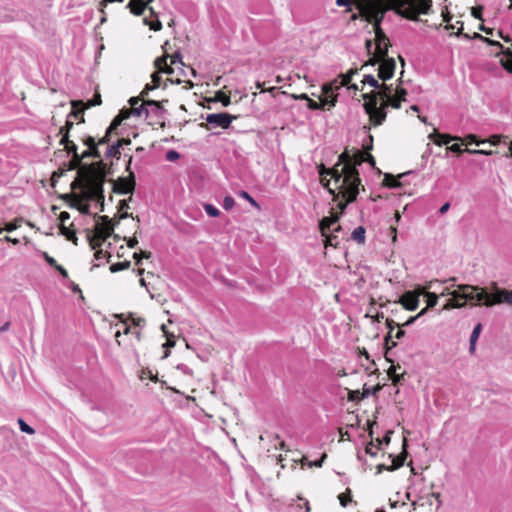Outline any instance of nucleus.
<instances>
[{"label":"nucleus","instance_id":"nucleus-1","mask_svg":"<svg viewBox=\"0 0 512 512\" xmlns=\"http://www.w3.org/2000/svg\"><path fill=\"white\" fill-rule=\"evenodd\" d=\"M357 13L350 17L351 21L362 19L372 25L382 22L389 10L409 20H418L420 14H428L432 0H352Z\"/></svg>","mask_w":512,"mask_h":512},{"label":"nucleus","instance_id":"nucleus-2","mask_svg":"<svg viewBox=\"0 0 512 512\" xmlns=\"http://www.w3.org/2000/svg\"><path fill=\"white\" fill-rule=\"evenodd\" d=\"M107 164L103 161H96L82 168L71 184L72 190L79 188L81 194H72V207H76L81 213L89 214V204L86 201H95L100 204L101 211L104 210V183L107 177Z\"/></svg>","mask_w":512,"mask_h":512},{"label":"nucleus","instance_id":"nucleus-3","mask_svg":"<svg viewBox=\"0 0 512 512\" xmlns=\"http://www.w3.org/2000/svg\"><path fill=\"white\" fill-rule=\"evenodd\" d=\"M491 292L485 288L471 285H460L451 293V298L444 306L448 308H460L469 303L472 306L484 305L491 307L497 304L507 303L512 305V290L501 289L496 283L491 285Z\"/></svg>","mask_w":512,"mask_h":512},{"label":"nucleus","instance_id":"nucleus-4","mask_svg":"<svg viewBox=\"0 0 512 512\" xmlns=\"http://www.w3.org/2000/svg\"><path fill=\"white\" fill-rule=\"evenodd\" d=\"M365 153L357 151L355 154L350 155L349 151L345 149L338 157L337 163L332 168H326L324 164L318 166L321 183L323 186H328L330 183L326 179L330 176L334 183H341V185H354L359 187L361 180L357 166L365 162Z\"/></svg>","mask_w":512,"mask_h":512},{"label":"nucleus","instance_id":"nucleus-5","mask_svg":"<svg viewBox=\"0 0 512 512\" xmlns=\"http://www.w3.org/2000/svg\"><path fill=\"white\" fill-rule=\"evenodd\" d=\"M96 223L93 229L86 230V238L92 250H95L94 258L96 260L105 259L106 262L110 261L111 254L108 250L101 249L103 243L112 236L114 232L115 223L113 219L108 216H95Z\"/></svg>","mask_w":512,"mask_h":512},{"label":"nucleus","instance_id":"nucleus-6","mask_svg":"<svg viewBox=\"0 0 512 512\" xmlns=\"http://www.w3.org/2000/svg\"><path fill=\"white\" fill-rule=\"evenodd\" d=\"M377 89L378 91L373 90L362 95L363 99L365 100L363 107L365 112L369 115L371 124L374 126L381 125L386 119L387 113L383 112V108H378L377 104L378 98L383 101L387 97L391 96V85L382 83Z\"/></svg>","mask_w":512,"mask_h":512},{"label":"nucleus","instance_id":"nucleus-7","mask_svg":"<svg viewBox=\"0 0 512 512\" xmlns=\"http://www.w3.org/2000/svg\"><path fill=\"white\" fill-rule=\"evenodd\" d=\"M457 24H459L460 27L458 28V31L455 33V35L456 36L463 35L465 38L471 39V37L468 34L463 33L464 23L462 21H457ZM497 33H498V36L501 37L505 42H511V45L508 47H504L500 42L491 40L487 37L482 36L479 33H474L472 38L480 39V40L488 43L489 45L495 47L496 51L494 52V55L495 56L502 55V57L500 58V64L506 71H508L509 73H512V41L508 36H503L501 31H498Z\"/></svg>","mask_w":512,"mask_h":512},{"label":"nucleus","instance_id":"nucleus-8","mask_svg":"<svg viewBox=\"0 0 512 512\" xmlns=\"http://www.w3.org/2000/svg\"><path fill=\"white\" fill-rule=\"evenodd\" d=\"M122 321L123 330H118L115 333V339L119 346H123L125 349H129L133 352H137L138 344L142 341L141 328L132 327L129 325V318L123 319L122 315L119 316Z\"/></svg>","mask_w":512,"mask_h":512},{"label":"nucleus","instance_id":"nucleus-9","mask_svg":"<svg viewBox=\"0 0 512 512\" xmlns=\"http://www.w3.org/2000/svg\"><path fill=\"white\" fill-rule=\"evenodd\" d=\"M335 188H330L329 185L325 186L329 193L333 195V200L337 201L340 197L341 200L337 203V208L339 209V216L344 212L347 205L356 200L357 195L359 193V187L354 185H341V183H334Z\"/></svg>","mask_w":512,"mask_h":512},{"label":"nucleus","instance_id":"nucleus-10","mask_svg":"<svg viewBox=\"0 0 512 512\" xmlns=\"http://www.w3.org/2000/svg\"><path fill=\"white\" fill-rule=\"evenodd\" d=\"M339 222V215L333 209L330 211V215L323 217L319 222V230L321 236L324 238V247L338 248L340 245V239L336 234L332 233V226Z\"/></svg>","mask_w":512,"mask_h":512},{"label":"nucleus","instance_id":"nucleus-11","mask_svg":"<svg viewBox=\"0 0 512 512\" xmlns=\"http://www.w3.org/2000/svg\"><path fill=\"white\" fill-rule=\"evenodd\" d=\"M153 1L148 0H130L127 8L130 12L135 16H140L144 13L146 9L149 10L150 15L155 17V20L151 21L149 18H144L143 22L145 25L149 26V28L153 31H160L162 29V23L158 19L157 13L154 11L153 7H149V4Z\"/></svg>","mask_w":512,"mask_h":512},{"label":"nucleus","instance_id":"nucleus-12","mask_svg":"<svg viewBox=\"0 0 512 512\" xmlns=\"http://www.w3.org/2000/svg\"><path fill=\"white\" fill-rule=\"evenodd\" d=\"M381 23H374L373 29L375 32V43H376V50L372 57L369 58V60L363 65H372L374 66L377 64L381 58H384L388 56V48L390 46V40L384 33V31L381 28Z\"/></svg>","mask_w":512,"mask_h":512},{"label":"nucleus","instance_id":"nucleus-13","mask_svg":"<svg viewBox=\"0 0 512 512\" xmlns=\"http://www.w3.org/2000/svg\"><path fill=\"white\" fill-rule=\"evenodd\" d=\"M71 124H68L66 127H60L58 130V136H61L59 144L64 147V150L68 154H72V160L75 161L80 167H82V161L86 159V157H82V153H78V147L76 143L70 139L71 137Z\"/></svg>","mask_w":512,"mask_h":512},{"label":"nucleus","instance_id":"nucleus-14","mask_svg":"<svg viewBox=\"0 0 512 512\" xmlns=\"http://www.w3.org/2000/svg\"><path fill=\"white\" fill-rule=\"evenodd\" d=\"M132 156L129 157L126 165V171L129 173L127 177H119L113 181L112 190L117 194H128L133 193L136 186L135 175L131 171Z\"/></svg>","mask_w":512,"mask_h":512},{"label":"nucleus","instance_id":"nucleus-15","mask_svg":"<svg viewBox=\"0 0 512 512\" xmlns=\"http://www.w3.org/2000/svg\"><path fill=\"white\" fill-rule=\"evenodd\" d=\"M70 104L72 106V110L67 115L65 124L62 127H66L68 124H71L70 126L72 131L75 124L80 125L85 123V110L88 108L82 100H71Z\"/></svg>","mask_w":512,"mask_h":512},{"label":"nucleus","instance_id":"nucleus-16","mask_svg":"<svg viewBox=\"0 0 512 512\" xmlns=\"http://www.w3.org/2000/svg\"><path fill=\"white\" fill-rule=\"evenodd\" d=\"M425 313H426V309H422L417 315L409 317V319L407 321H405L404 323H401L400 321H395L394 319L387 318L385 323H386V326L389 331L384 338L386 349L388 350L390 348L397 346V343L395 341L391 340L393 337L392 333L395 328L408 326V325L412 324L416 319H418L419 317L424 315Z\"/></svg>","mask_w":512,"mask_h":512},{"label":"nucleus","instance_id":"nucleus-17","mask_svg":"<svg viewBox=\"0 0 512 512\" xmlns=\"http://www.w3.org/2000/svg\"><path fill=\"white\" fill-rule=\"evenodd\" d=\"M408 456L406 449L401 450L399 454H389L387 460L384 463L377 464V473H381L384 469L393 471L403 466Z\"/></svg>","mask_w":512,"mask_h":512},{"label":"nucleus","instance_id":"nucleus-18","mask_svg":"<svg viewBox=\"0 0 512 512\" xmlns=\"http://www.w3.org/2000/svg\"><path fill=\"white\" fill-rule=\"evenodd\" d=\"M70 219V214L66 211H63L59 214V233L68 241H71L74 245H78V238L76 236V230L74 229V224L71 223L68 227L65 225L66 221Z\"/></svg>","mask_w":512,"mask_h":512},{"label":"nucleus","instance_id":"nucleus-19","mask_svg":"<svg viewBox=\"0 0 512 512\" xmlns=\"http://www.w3.org/2000/svg\"><path fill=\"white\" fill-rule=\"evenodd\" d=\"M378 68V77L382 81H387L391 79L394 75L396 63L393 58H389L388 56L381 58Z\"/></svg>","mask_w":512,"mask_h":512},{"label":"nucleus","instance_id":"nucleus-20","mask_svg":"<svg viewBox=\"0 0 512 512\" xmlns=\"http://www.w3.org/2000/svg\"><path fill=\"white\" fill-rule=\"evenodd\" d=\"M80 140L84 145L87 146V149L82 152V157L86 158H96L101 160V154L98 149V143L96 142V139L93 136L90 135H83L80 137Z\"/></svg>","mask_w":512,"mask_h":512},{"label":"nucleus","instance_id":"nucleus-21","mask_svg":"<svg viewBox=\"0 0 512 512\" xmlns=\"http://www.w3.org/2000/svg\"><path fill=\"white\" fill-rule=\"evenodd\" d=\"M234 119H236V117L228 113H213L207 115L206 122L210 125L227 129Z\"/></svg>","mask_w":512,"mask_h":512},{"label":"nucleus","instance_id":"nucleus-22","mask_svg":"<svg viewBox=\"0 0 512 512\" xmlns=\"http://www.w3.org/2000/svg\"><path fill=\"white\" fill-rule=\"evenodd\" d=\"M394 304H401L403 309L414 311L418 308L419 300L416 298L414 292L406 291L404 292L398 301H395Z\"/></svg>","mask_w":512,"mask_h":512},{"label":"nucleus","instance_id":"nucleus-23","mask_svg":"<svg viewBox=\"0 0 512 512\" xmlns=\"http://www.w3.org/2000/svg\"><path fill=\"white\" fill-rule=\"evenodd\" d=\"M334 84H325L323 86L324 96L320 97L319 105H321L320 109H325L327 106L333 107L336 104L337 96L333 95Z\"/></svg>","mask_w":512,"mask_h":512},{"label":"nucleus","instance_id":"nucleus-24","mask_svg":"<svg viewBox=\"0 0 512 512\" xmlns=\"http://www.w3.org/2000/svg\"><path fill=\"white\" fill-rule=\"evenodd\" d=\"M130 143L131 140L129 138L118 139L114 144L107 148L106 157L119 159L121 156L120 148L124 145H129Z\"/></svg>","mask_w":512,"mask_h":512},{"label":"nucleus","instance_id":"nucleus-25","mask_svg":"<svg viewBox=\"0 0 512 512\" xmlns=\"http://www.w3.org/2000/svg\"><path fill=\"white\" fill-rule=\"evenodd\" d=\"M129 104L131 106L130 110L133 112V114L137 115V116H142L143 114H145V116L147 117L148 116V109L145 108V105H144V96L141 98L140 97H132L130 100H129Z\"/></svg>","mask_w":512,"mask_h":512},{"label":"nucleus","instance_id":"nucleus-26","mask_svg":"<svg viewBox=\"0 0 512 512\" xmlns=\"http://www.w3.org/2000/svg\"><path fill=\"white\" fill-rule=\"evenodd\" d=\"M132 200V197L130 196L128 200L126 199H123V200H120L119 201V204H118V216H117V221L114 222L115 225L117 223H119L120 220L122 219H125V218H128V217H131L133 220H136L137 223H140V218L139 216H133L132 213H128L127 211H125V209H128L129 208V204H128V201H131Z\"/></svg>","mask_w":512,"mask_h":512},{"label":"nucleus","instance_id":"nucleus-27","mask_svg":"<svg viewBox=\"0 0 512 512\" xmlns=\"http://www.w3.org/2000/svg\"><path fill=\"white\" fill-rule=\"evenodd\" d=\"M385 359L388 362L392 363V365L389 367V369L387 371V374H388L389 378L392 380L393 385L397 386L401 382V380L404 378L405 372L398 374L397 370L401 369V366L399 364L395 365L393 363V361L387 357V355L385 356Z\"/></svg>","mask_w":512,"mask_h":512},{"label":"nucleus","instance_id":"nucleus-28","mask_svg":"<svg viewBox=\"0 0 512 512\" xmlns=\"http://www.w3.org/2000/svg\"><path fill=\"white\" fill-rule=\"evenodd\" d=\"M168 54H164L161 57H158L154 61V66L158 70V72L165 73V74H172L174 69L171 63H167Z\"/></svg>","mask_w":512,"mask_h":512},{"label":"nucleus","instance_id":"nucleus-29","mask_svg":"<svg viewBox=\"0 0 512 512\" xmlns=\"http://www.w3.org/2000/svg\"><path fill=\"white\" fill-rule=\"evenodd\" d=\"M429 138L433 140V142L438 145H446L450 143L451 141H458L461 140L459 137L451 136L449 134H443L435 131L433 134H430Z\"/></svg>","mask_w":512,"mask_h":512},{"label":"nucleus","instance_id":"nucleus-30","mask_svg":"<svg viewBox=\"0 0 512 512\" xmlns=\"http://www.w3.org/2000/svg\"><path fill=\"white\" fill-rule=\"evenodd\" d=\"M405 174H399L398 176H394L390 173H386L383 179V185L388 188H398L401 186L399 179L403 177Z\"/></svg>","mask_w":512,"mask_h":512},{"label":"nucleus","instance_id":"nucleus-31","mask_svg":"<svg viewBox=\"0 0 512 512\" xmlns=\"http://www.w3.org/2000/svg\"><path fill=\"white\" fill-rule=\"evenodd\" d=\"M402 101L397 98L395 95H391L382 101L381 105L378 108H383V112H386L387 107H392L394 109L401 108Z\"/></svg>","mask_w":512,"mask_h":512},{"label":"nucleus","instance_id":"nucleus-32","mask_svg":"<svg viewBox=\"0 0 512 512\" xmlns=\"http://www.w3.org/2000/svg\"><path fill=\"white\" fill-rule=\"evenodd\" d=\"M159 73L160 72H158V70H157L155 73H153L151 75V78H152L151 83L146 84V86H145L144 90L141 92L140 96L143 97V96L147 95V92L149 90H154V89L160 87L161 77H160Z\"/></svg>","mask_w":512,"mask_h":512},{"label":"nucleus","instance_id":"nucleus-33","mask_svg":"<svg viewBox=\"0 0 512 512\" xmlns=\"http://www.w3.org/2000/svg\"><path fill=\"white\" fill-rule=\"evenodd\" d=\"M326 458V454L323 453L320 458L315 460H310L308 456L303 455L301 458L302 465H307L309 467H321L324 459Z\"/></svg>","mask_w":512,"mask_h":512},{"label":"nucleus","instance_id":"nucleus-34","mask_svg":"<svg viewBox=\"0 0 512 512\" xmlns=\"http://www.w3.org/2000/svg\"><path fill=\"white\" fill-rule=\"evenodd\" d=\"M365 233H366L365 228L363 226H359L353 230L351 237L358 244H364L365 243Z\"/></svg>","mask_w":512,"mask_h":512},{"label":"nucleus","instance_id":"nucleus-35","mask_svg":"<svg viewBox=\"0 0 512 512\" xmlns=\"http://www.w3.org/2000/svg\"><path fill=\"white\" fill-rule=\"evenodd\" d=\"M357 72H358V70L355 68V69H350L346 74L340 75V78H341L340 84L336 85L334 87V89H338L340 87L347 86L350 83L353 75H355Z\"/></svg>","mask_w":512,"mask_h":512},{"label":"nucleus","instance_id":"nucleus-36","mask_svg":"<svg viewBox=\"0 0 512 512\" xmlns=\"http://www.w3.org/2000/svg\"><path fill=\"white\" fill-rule=\"evenodd\" d=\"M481 329H482V325L477 324L472 331V334L470 337V351L471 352H473L475 350L476 341L480 335Z\"/></svg>","mask_w":512,"mask_h":512},{"label":"nucleus","instance_id":"nucleus-37","mask_svg":"<svg viewBox=\"0 0 512 512\" xmlns=\"http://www.w3.org/2000/svg\"><path fill=\"white\" fill-rule=\"evenodd\" d=\"M402 75H403V71L401 72V77L398 79V85L396 87L395 96L397 98H399L402 102H405L406 96H407V90L404 89L403 87H401V84L403 82Z\"/></svg>","mask_w":512,"mask_h":512},{"label":"nucleus","instance_id":"nucleus-38","mask_svg":"<svg viewBox=\"0 0 512 512\" xmlns=\"http://www.w3.org/2000/svg\"><path fill=\"white\" fill-rule=\"evenodd\" d=\"M23 222H24V219L22 217H17L13 221L6 223L4 226V229L7 232H12V231L18 229L22 225Z\"/></svg>","mask_w":512,"mask_h":512},{"label":"nucleus","instance_id":"nucleus-39","mask_svg":"<svg viewBox=\"0 0 512 512\" xmlns=\"http://www.w3.org/2000/svg\"><path fill=\"white\" fill-rule=\"evenodd\" d=\"M130 266H131V262L128 260H125L123 262H118V263L112 264L109 269L112 273H116V272H119L122 270L129 269Z\"/></svg>","mask_w":512,"mask_h":512},{"label":"nucleus","instance_id":"nucleus-40","mask_svg":"<svg viewBox=\"0 0 512 512\" xmlns=\"http://www.w3.org/2000/svg\"><path fill=\"white\" fill-rule=\"evenodd\" d=\"M215 100L221 102L223 104V106H229L231 103L230 95H228L222 91L216 92Z\"/></svg>","mask_w":512,"mask_h":512},{"label":"nucleus","instance_id":"nucleus-41","mask_svg":"<svg viewBox=\"0 0 512 512\" xmlns=\"http://www.w3.org/2000/svg\"><path fill=\"white\" fill-rule=\"evenodd\" d=\"M152 256V253L150 251H143L135 252L133 254V258L135 260L136 265H139L142 259H150Z\"/></svg>","mask_w":512,"mask_h":512},{"label":"nucleus","instance_id":"nucleus-42","mask_svg":"<svg viewBox=\"0 0 512 512\" xmlns=\"http://www.w3.org/2000/svg\"><path fill=\"white\" fill-rule=\"evenodd\" d=\"M431 287V282L428 283L427 285L425 286H416L414 290H412L411 292H414L415 295H416V298L419 300V297L420 296H425L426 297V294L429 292L428 289H430Z\"/></svg>","mask_w":512,"mask_h":512},{"label":"nucleus","instance_id":"nucleus-43","mask_svg":"<svg viewBox=\"0 0 512 512\" xmlns=\"http://www.w3.org/2000/svg\"><path fill=\"white\" fill-rule=\"evenodd\" d=\"M438 302V296L436 293H433V292H428L426 294V303H427V306H426V310L428 308H432L434 307Z\"/></svg>","mask_w":512,"mask_h":512},{"label":"nucleus","instance_id":"nucleus-44","mask_svg":"<svg viewBox=\"0 0 512 512\" xmlns=\"http://www.w3.org/2000/svg\"><path fill=\"white\" fill-rule=\"evenodd\" d=\"M491 145H498L500 142H503L509 147V137L508 136H499V135H493L491 136L489 140Z\"/></svg>","mask_w":512,"mask_h":512},{"label":"nucleus","instance_id":"nucleus-45","mask_svg":"<svg viewBox=\"0 0 512 512\" xmlns=\"http://www.w3.org/2000/svg\"><path fill=\"white\" fill-rule=\"evenodd\" d=\"M101 103H102L101 95L98 91H96L93 98L88 100L87 102H85V106L89 109L93 106L101 105Z\"/></svg>","mask_w":512,"mask_h":512},{"label":"nucleus","instance_id":"nucleus-46","mask_svg":"<svg viewBox=\"0 0 512 512\" xmlns=\"http://www.w3.org/2000/svg\"><path fill=\"white\" fill-rule=\"evenodd\" d=\"M139 224H140V223H137V224H136V231L134 232V236H133V237H131V238H126V237H124V240L126 241L127 246H128L129 248H135V247L137 246V244H138V239H137V237H136V234H137V233H138V231L140 230V225H139Z\"/></svg>","mask_w":512,"mask_h":512},{"label":"nucleus","instance_id":"nucleus-47","mask_svg":"<svg viewBox=\"0 0 512 512\" xmlns=\"http://www.w3.org/2000/svg\"><path fill=\"white\" fill-rule=\"evenodd\" d=\"M18 424H19L20 430L22 432L27 433V434L35 433L34 429L32 427H30L23 419L19 418Z\"/></svg>","mask_w":512,"mask_h":512},{"label":"nucleus","instance_id":"nucleus-48","mask_svg":"<svg viewBox=\"0 0 512 512\" xmlns=\"http://www.w3.org/2000/svg\"><path fill=\"white\" fill-rule=\"evenodd\" d=\"M364 84H369L371 87L377 89L380 87L379 82L372 75H365L362 81Z\"/></svg>","mask_w":512,"mask_h":512},{"label":"nucleus","instance_id":"nucleus-49","mask_svg":"<svg viewBox=\"0 0 512 512\" xmlns=\"http://www.w3.org/2000/svg\"><path fill=\"white\" fill-rule=\"evenodd\" d=\"M204 209L210 217H217L220 214L219 210L211 204H206Z\"/></svg>","mask_w":512,"mask_h":512},{"label":"nucleus","instance_id":"nucleus-50","mask_svg":"<svg viewBox=\"0 0 512 512\" xmlns=\"http://www.w3.org/2000/svg\"><path fill=\"white\" fill-rule=\"evenodd\" d=\"M482 13H483V6H481V5L472 7V9H471V15L476 19L483 20Z\"/></svg>","mask_w":512,"mask_h":512},{"label":"nucleus","instance_id":"nucleus-51","mask_svg":"<svg viewBox=\"0 0 512 512\" xmlns=\"http://www.w3.org/2000/svg\"><path fill=\"white\" fill-rule=\"evenodd\" d=\"M338 499L340 501V504L343 506V507H346L347 506V503L351 501V498H350V490L348 489L347 490V493H342L338 496Z\"/></svg>","mask_w":512,"mask_h":512},{"label":"nucleus","instance_id":"nucleus-52","mask_svg":"<svg viewBox=\"0 0 512 512\" xmlns=\"http://www.w3.org/2000/svg\"><path fill=\"white\" fill-rule=\"evenodd\" d=\"M121 125V119H117L116 117L112 120L109 127L107 128L108 134H113V132Z\"/></svg>","mask_w":512,"mask_h":512},{"label":"nucleus","instance_id":"nucleus-53","mask_svg":"<svg viewBox=\"0 0 512 512\" xmlns=\"http://www.w3.org/2000/svg\"><path fill=\"white\" fill-rule=\"evenodd\" d=\"M465 151L468 152V153H471V154H484V155H492L494 153V151L486 150V149H469V148H466Z\"/></svg>","mask_w":512,"mask_h":512},{"label":"nucleus","instance_id":"nucleus-54","mask_svg":"<svg viewBox=\"0 0 512 512\" xmlns=\"http://www.w3.org/2000/svg\"><path fill=\"white\" fill-rule=\"evenodd\" d=\"M235 201L231 196H226L223 200V207L226 210H230L234 207Z\"/></svg>","mask_w":512,"mask_h":512},{"label":"nucleus","instance_id":"nucleus-55","mask_svg":"<svg viewBox=\"0 0 512 512\" xmlns=\"http://www.w3.org/2000/svg\"><path fill=\"white\" fill-rule=\"evenodd\" d=\"M364 397V393H361L359 390L349 391L348 399L350 401L360 400Z\"/></svg>","mask_w":512,"mask_h":512},{"label":"nucleus","instance_id":"nucleus-56","mask_svg":"<svg viewBox=\"0 0 512 512\" xmlns=\"http://www.w3.org/2000/svg\"><path fill=\"white\" fill-rule=\"evenodd\" d=\"M239 196L246 199L251 205H253L254 207H259L257 202L249 195V193H247L246 191H241L239 193Z\"/></svg>","mask_w":512,"mask_h":512},{"label":"nucleus","instance_id":"nucleus-57","mask_svg":"<svg viewBox=\"0 0 512 512\" xmlns=\"http://www.w3.org/2000/svg\"><path fill=\"white\" fill-rule=\"evenodd\" d=\"M86 166H87V165H85V167H86ZM64 167L66 168V170H67V171H68V170H76V169H78V172H79L82 168H84V166L80 167V166H79L77 163H75V161H73L72 159H71L68 163L64 164Z\"/></svg>","mask_w":512,"mask_h":512},{"label":"nucleus","instance_id":"nucleus-58","mask_svg":"<svg viewBox=\"0 0 512 512\" xmlns=\"http://www.w3.org/2000/svg\"><path fill=\"white\" fill-rule=\"evenodd\" d=\"M144 105L146 106H155L157 109L163 108V101L156 100H144Z\"/></svg>","mask_w":512,"mask_h":512},{"label":"nucleus","instance_id":"nucleus-59","mask_svg":"<svg viewBox=\"0 0 512 512\" xmlns=\"http://www.w3.org/2000/svg\"><path fill=\"white\" fill-rule=\"evenodd\" d=\"M168 58H170V62L172 65H176V64L183 65V62L181 60V55L179 53H174L171 56L168 55Z\"/></svg>","mask_w":512,"mask_h":512},{"label":"nucleus","instance_id":"nucleus-60","mask_svg":"<svg viewBox=\"0 0 512 512\" xmlns=\"http://www.w3.org/2000/svg\"><path fill=\"white\" fill-rule=\"evenodd\" d=\"M133 112L130 109H122L120 113L116 116L117 119H121V122L125 119H127L130 114Z\"/></svg>","mask_w":512,"mask_h":512},{"label":"nucleus","instance_id":"nucleus-61","mask_svg":"<svg viewBox=\"0 0 512 512\" xmlns=\"http://www.w3.org/2000/svg\"><path fill=\"white\" fill-rule=\"evenodd\" d=\"M43 257L45 261L53 268L56 267V265L58 264L57 261L53 257H51L47 252H43Z\"/></svg>","mask_w":512,"mask_h":512},{"label":"nucleus","instance_id":"nucleus-62","mask_svg":"<svg viewBox=\"0 0 512 512\" xmlns=\"http://www.w3.org/2000/svg\"><path fill=\"white\" fill-rule=\"evenodd\" d=\"M66 168L63 167V168H59L57 171H54L53 174H52V177H51V180L52 181H55L57 178H60L64 175V173L66 172Z\"/></svg>","mask_w":512,"mask_h":512},{"label":"nucleus","instance_id":"nucleus-63","mask_svg":"<svg viewBox=\"0 0 512 512\" xmlns=\"http://www.w3.org/2000/svg\"><path fill=\"white\" fill-rule=\"evenodd\" d=\"M111 134H108V132L106 131L105 132V135L101 138H99L96 142L98 143V145H105V144H108L110 139H111Z\"/></svg>","mask_w":512,"mask_h":512},{"label":"nucleus","instance_id":"nucleus-64","mask_svg":"<svg viewBox=\"0 0 512 512\" xmlns=\"http://www.w3.org/2000/svg\"><path fill=\"white\" fill-rule=\"evenodd\" d=\"M307 106L311 110H317L320 109L321 105H319V102H316L315 100L309 98L307 100Z\"/></svg>","mask_w":512,"mask_h":512}]
</instances>
